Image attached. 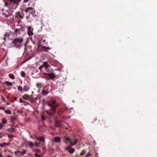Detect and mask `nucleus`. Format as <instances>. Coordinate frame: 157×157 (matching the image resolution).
<instances>
[{
	"mask_svg": "<svg viewBox=\"0 0 157 157\" xmlns=\"http://www.w3.org/2000/svg\"><path fill=\"white\" fill-rule=\"evenodd\" d=\"M21 1V0H9L8 3L5 2V6H8L10 8L15 9L18 6Z\"/></svg>",
	"mask_w": 157,
	"mask_h": 157,
	"instance_id": "obj_1",
	"label": "nucleus"
},
{
	"mask_svg": "<svg viewBox=\"0 0 157 157\" xmlns=\"http://www.w3.org/2000/svg\"><path fill=\"white\" fill-rule=\"evenodd\" d=\"M47 105L51 106V108L50 110L51 112H48L47 113L49 115H51L56 110L57 107L59 106V103H56V100H53L52 102L48 101L47 103Z\"/></svg>",
	"mask_w": 157,
	"mask_h": 157,
	"instance_id": "obj_2",
	"label": "nucleus"
},
{
	"mask_svg": "<svg viewBox=\"0 0 157 157\" xmlns=\"http://www.w3.org/2000/svg\"><path fill=\"white\" fill-rule=\"evenodd\" d=\"M23 41V39L22 37H17L13 40L11 44L13 47L16 48H19L21 46Z\"/></svg>",
	"mask_w": 157,
	"mask_h": 157,
	"instance_id": "obj_3",
	"label": "nucleus"
},
{
	"mask_svg": "<svg viewBox=\"0 0 157 157\" xmlns=\"http://www.w3.org/2000/svg\"><path fill=\"white\" fill-rule=\"evenodd\" d=\"M77 142V140L73 137H66L64 141V143L66 144H67L68 142H69L70 146H71L75 145Z\"/></svg>",
	"mask_w": 157,
	"mask_h": 157,
	"instance_id": "obj_4",
	"label": "nucleus"
},
{
	"mask_svg": "<svg viewBox=\"0 0 157 157\" xmlns=\"http://www.w3.org/2000/svg\"><path fill=\"white\" fill-rule=\"evenodd\" d=\"M55 77V74L54 73H45L44 75V78L48 80L50 79L53 80Z\"/></svg>",
	"mask_w": 157,
	"mask_h": 157,
	"instance_id": "obj_5",
	"label": "nucleus"
},
{
	"mask_svg": "<svg viewBox=\"0 0 157 157\" xmlns=\"http://www.w3.org/2000/svg\"><path fill=\"white\" fill-rule=\"evenodd\" d=\"M23 98L25 100H28L31 102H33V97L32 96H29L27 94H25L23 96Z\"/></svg>",
	"mask_w": 157,
	"mask_h": 157,
	"instance_id": "obj_6",
	"label": "nucleus"
},
{
	"mask_svg": "<svg viewBox=\"0 0 157 157\" xmlns=\"http://www.w3.org/2000/svg\"><path fill=\"white\" fill-rule=\"evenodd\" d=\"M24 86H23V90L25 91H27L30 89V85L29 83L27 82H24Z\"/></svg>",
	"mask_w": 157,
	"mask_h": 157,
	"instance_id": "obj_7",
	"label": "nucleus"
},
{
	"mask_svg": "<svg viewBox=\"0 0 157 157\" xmlns=\"http://www.w3.org/2000/svg\"><path fill=\"white\" fill-rule=\"evenodd\" d=\"M71 146H67L65 148V150L66 151H68L71 154L73 153L75 151V149L74 148H71Z\"/></svg>",
	"mask_w": 157,
	"mask_h": 157,
	"instance_id": "obj_8",
	"label": "nucleus"
},
{
	"mask_svg": "<svg viewBox=\"0 0 157 157\" xmlns=\"http://www.w3.org/2000/svg\"><path fill=\"white\" fill-rule=\"evenodd\" d=\"M36 139L40 142H41V145L43 146L44 145V143L45 142V139L44 137L42 136H39V137H36Z\"/></svg>",
	"mask_w": 157,
	"mask_h": 157,
	"instance_id": "obj_9",
	"label": "nucleus"
},
{
	"mask_svg": "<svg viewBox=\"0 0 157 157\" xmlns=\"http://www.w3.org/2000/svg\"><path fill=\"white\" fill-rule=\"evenodd\" d=\"M28 34L29 36H32L33 34V29L30 26H28L27 27Z\"/></svg>",
	"mask_w": 157,
	"mask_h": 157,
	"instance_id": "obj_10",
	"label": "nucleus"
},
{
	"mask_svg": "<svg viewBox=\"0 0 157 157\" xmlns=\"http://www.w3.org/2000/svg\"><path fill=\"white\" fill-rule=\"evenodd\" d=\"M18 153H20V155H23L25 154H26V150L23 149L22 151H16L14 152V153L15 155H18Z\"/></svg>",
	"mask_w": 157,
	"mask_h": 157,
	"instance_id": "obj_11",
	"label": "nucleus"
},
{
	"mask_svg": "<svg viewBox=\"0 0 157 157\" xmlns=\"http://www.w3.org/2000/svg\"><path fill=\"white\" fill-rule=\"evenodd\" d=\"M42 49L41 50L45 52H47L50 49V48L49 47H46L44 46H41Z\"/></svg>",
	"mask_w": 157,
	"mask_h": 157,
	"instance_id": "obj_12",
	"label": "nucleus"
},
{
	"mask_svg": "<svg viewBox=\"0 0 157 157\" xmlns=\"http://www.w3.org/2000/svg\"><path fill=\"white\" fill-rule=\"evenodd\" d=\"M26 145L27 147L32 148L34 145V144L30 141H27L26 142Z\"/></svg>",
	"mask_w": 157,
	"mask_h": 157,
	"instance_id": "obj_13",
	"label": "nucleus"
},
{
	"mask_svg": "<svg viewBox=\"0 0 157 157\" xmlns=\"http://www.w3.org/2000/svg\"><path fill=\"white\" fill-rule=\"evenodd\" d=\"M55 125L56 127L59 128H61L62 125L61 124V121H55Z\"/></svg>",
	"mask_w": 157,
	"mask_h": 157,
	"instance_id": "obj_14",
	"label": "nucleus"
},
{
	"mask_svg": "<svg viewBox=\"0 0 157 157\" xmlns=\"http://www.w3.org/2000/svg\"><path fill=\"white\" fill-rule=\"evenodd\" d=\"M43 66L44 67H45V69L46 70L50 67V66L48 64V63L46 62H43Z\"/></svg>",
	"mask_w": 157,
	"mask_h": 157,
	"instance_id": "obj_15",
	"label": "nucleus"
},
{
	"mask_svg": "<svg viewBox=\"0 0 157 157\" xmlns=\"http://www.w3.org/2000/svg\"><path fill=\"white\" fill-rule=\"evenodd\" d=\"M54 141L56 142L60 143L61 141L60 138L59 137H55L54 139Z\"/></svg>",
	"mask_w": 157,
	"mask_h": 157,
	"instance_id": "obj_16",
	"label": "nucleus"
},
{
	"mask_svg": "<svg viewBox=\"0 0 157 157\" xmlns=\"http://www.w3.org/2000/svg\"><path fill=\"white\" fill-rule=\"evenodd\" d=\"M2 15L4 17L7 18L8 17L9 15H10L11 14L10 13H9L8 11H7L6 13H2Z\"/></svg>",
	"mask_w": 157,
	"mask_h": 157,
	"instance_id": "obj_17",
	"label": "nucleus"
},
{
	"mask_svg": "<svg viewBox=\"0 0 157 157\" xmlns=\"http://www.w3.org/2000/svg\"><path fill=\"white\" fill-rule=\"evenodd\" d=\"M34 9L32 7H29L25 10V12L27 13L31 12V10H33Z\"/></svg>",
	"mask_w": 157,
	"mask_h": 157,
	"instance_id": "obj_18",
	"label": "nucleus"
},
{
	"mask_svg": "<svg viewBox=\"0 0 157 157\" xmlns=\"http://www.w3.org/2000/svg\"><path fill=\"white\" fill-rule=\"evenodd\" d=\"M48 93V91H46L44 90H43L41 92V94L44 96L46 95Z\"/></svg>",
	"mask_w": 157,
	"mask_h": 157,
	"instance_id": "obj_19",
	"label": "nucleus"
},
{
	"mask_svg": "<svg viewBox=\"0 0 157 157\" xmlns=\"http://www.w3.org/2000/svg\"><path fill=\"white\" fill-rule=\"evenodd\" d=\"M16 14H17V15L15 16L16 17H19L21 19L23 18V17L21 15V14L19 12L16 13Z\"/></svg>",
	"mask_w": 157,
	"mask_h": 157,
	"instance_id": "obj_20",
	"label": "nucleus"
},
{
	"mask_svg": "<svg viewBox=\"0 0 157 157\" xmlns=\"http://www.w3.org/2000/svg\"><path fill=\"white\" fill-rule=\"evenodd\" d=\"M19 101L21 103H25L26 104H24V105H26V104H29V103L28 102L23 100L21 98H20Z\"/></svg>",
	"mask_w": 157,
	"mask_h": 157,
	"instance_id": "obj_21",
	"label": "nucleus"
},
{
	"mask_svg": "<svg viewBox=\"0 0 157 157\" xmlns=\"http://www.w3.org/2000/svg\"><path fill=\"white\" fill-rule=\"evenodd\" d=\"M5 83L8 86H12V84L11 82L6 81L5 82Z\"/></svg>",
	"mask_w": 157,
	"mask_h": 157,
	"instance_id": "obj_22",
	"label": "nucleus"
},
{
	"mask_svg": "<svg viewBox=\"0 0 157 157\" xmlns=\"http://www.w3.org/2000/svg\"><path fill=\"white\" fill-rule=\"evenodd\" d=\"M9 77L12 79H14L15 78V77L13 74H10L9 75Z\"/></svg>",
	"mask_w": 157,
	"mask_h": 157,
	"instance_id": "obj_23",
	"label": "nucleus"
},
{
	"mask_svg": "<svg viewBox=\"0 0 157 157\" xmlns=\"http://www.w3.org/2000/svg\"><path fill=\"white\" fill-rule=\"evenodd\" d=\"M5 112L6 113L9 114H11V111L9 110H6L5 111Z\"/></svg>",
	"mask_w": 157,
	"mask_h": 157,
	"instance_id": "obj_24",
	"label": "nucleus"
},
{
	"mask_svg": "<svg viewBox=\"0 0 157 157\" xmlns=\"http://www.w3.org/2000/svg\"><path fill=\"white\" fill-rule=\"evenodd\" d=\"M16 119H17L15 117H11V122H14V121H15L16 120Z\"/></svg>",
	"mask_w": 157,
	"mask_h": 157,
	"instance_id": "obj_25",
	"label": "nucleus"
},
{
	"mask_svg": "<svg viewBox=\"0 0 157 157\" xmlns=\"http://www.w3.org/2000/svg\"><path fill=\"white\" fill-rule=\"evenodd\" d=\"M6 145V144L5 143H3L2 144H0V147H5V146Z\"/></svg>",
	"mask_w": 157,
	"mask_h": 157,
	"instance_id": "obj_26",
	"label": "nucleus"
},
{
	"mask_svg": "<svg viewBox=\"0 0 157 157\" xmlns=\"http://www.w3.org/2000/svg\"><path fill=\"white\" fill-rule=\"evenodd\" d=\"M21 75L22 77H25V73L23 71L21 72Z\"/></svg>",
	"mask_w": 157,
	"mask_h": 157,
	"instance_id": "obj_27",
	"label": "nucleus"
},
{
	"mask_svg": "<svg viewBox=\"0 0 157 157\" xmlns=\"http://www.w3.org/2000/svg\"><path fill=\"white\" fill-rule=\"evenodd\" d=\"M17 89L18 90L22 92V88L21 86H19L17 87Z\"/></svg>",
	"mask_w": 157,
	"mask_h": 157,
	"instance_id": "obj_28",
	"label": "nucleus"
},
{
	"mask_svg": "<svg viewBox=\"0 0 157 157\" xmlns=\"http://www.w3.org/2000/svg\"><path fill=\"white\" fill-rule=\"evenodd\" d=\"M7 121H6V120L4 119V118H3V119H2V123L3 124H6L7 123Z\"/></svg>",
	"mask_w": 157,
	"mask_h": 157,
	"instance_id": "obj_29",
	"label": "nucleus"
},
{
	"mask_svg": "<svg viewBox=\"0 0 157 157\" xmlns=\"http://www.w3.org/2000/svg\"><path fill=\"white\" fill-rule=\"evenodd\" d=\"M86 151L85 150H82L80 153V155L82 156L83 155L85 154V153H86Z\"/></svg>",
	"mask_w": 157,
	"mask_h": 157,
	"instance_id": "obj_30",
	"label": "nucleus"
},
{
	"mask_svg": "<svg viewBox=\"0 0 157 157\" xmlns=\"http://www.w3.org/2000/svg\"><path fill=\"white\" fill-rule=\"evenodd\" d=\"M7 135L8 136L9 138H12L14 137L13 135L12 134H8Z\"/></svg>",
	"mask_w": 157,
	"mask_h": 157,
	"instance_id": "obj_31",
	"label": "nucleus"
},
{
	"mask_svg": "<svg viewBox=\"0 0 157 157\" xmlns=\"http://www.w3.org/2000/svg\"><path fill=\"white\" fill-rule=\"evenodd\" d=\"M34 155L36 156V157H41V156L40 155H39V154L37 153V152H36L35 154Z\"/></svg>",
	"mask_w": 157,
	"mask_h": 157,
	"instance_id": "obj_32",
	"label": "nucleus"
},
{
	"mask_svg": "<svg viewBox=\"0 0 157 157\" xmlns=\"http://www.w3.org/2000/svg\"><path fill=\"white\" fill-rule=\"evenodd\" d=\"M40 144V143L35 142V144H34V145H35L36 147H38L39 145Z\"/></svg>",
	"mask_w": 157,
	"mask_h": 157,
	"instance_id": "obj_33",
	"label": "nucleus"
},
{
	"mask_svg": "<svg viewBox=\"0 0 157 157\" xmlns=\"http://www.w3.org/2000/svg\"><path fill=\"white\" fill-rule=\"evenodd\" d=\"M34 151L37 152V153H40V150L38 149H36L34 150Z\"/></svg>",
	"mask_w": 157,
	"mask_h": 157,
	"instance_id": "obj_34",
	"label": "nucleus"
},
{
	"mask_svg": "<svg viewBox=\"0 0 157 157\" xmlns=\"http://www.w3.org/2000/svg\"><path fill=\"white\" fill-rule=\"evenodd\" d=\"M20 31H21V30L20 29H16L14 31V33H17L18 32H19V33H20Z\"/></svg>",
	"mask_w": 157,
	"mask_h": 157,
	"instance_id": "obj_35",
	"label": "nucleus"
},
{
	"mask_svg": "<svg viewBox=\"0 0 157 157\" xmlns=\"http://www.w3.org/2000/svg\"><path fill=\"white\" fill-rule=\"evenodd\" d=\"M41 119L42 121H44L45 120V118L44 116L42 115L41 116Z\"/></svg>",
	"mask_w": 157,
	"mask_h": 157,
	"instance_id": "obj_36",
	"label": "nucleus"
},
{
	"mask_svg": "<svg viewBox=\"0 0 157 157\" xmlns=\"http://www.w3.org/2000/svg\"><path fill=\"white\" fill-rule=\"evenodd\" d=\"M38 47H39L40 46V45L41 44V40H40L38 42Z\"/></svg>",
	"mask_w": 157,
	"mask_h": 157,
	"instance_id": "obj_37",
	"label": "nucleus"
},
{
	"mask_svg": "<svg viewBox=\"0 0 157 157\" xmlns=\"http://www.w3.org/2000/svg\"><path fill=\"white\" fill-rule=\"evenodd\" d=\"M44 66H43V65H41L39 68V69L41 71V69L44 67Z\"/></svg>",
	"mask_w": 157,
	"mask_h": 157,
	"instance_id": "obj_38",
	"label": "nucleus"
},
{
	"mask_svg": "<svg viewBox=\"0 0 157 157\" xmlns=\"http://www.w3.org/2000/svg\"><path fill=\"white\" fill-rule=\"evenodd\" d=\"M33 102L34 101H36L37 99V97H36V98H33Z\"/></svg>",
	"mask_w": 157,
	"mask_h": 157,
	"instance_id": "obj_39",
	"label": "nucleus"
},
{
	"mask_svg": "<svg viewBox=\"0 0 157 157\" xmlns=\"http://www.w3.org/2000/svg\"><path fill=\"white\" fill-rule=\"evenodd\" d=\"M91 155L90 152L88 153L87 155L86 156V157H87L88 156H89Z\"/></svg>",
	"mask_w": 157,
	"mask_h": 157,
	"instance_id": "obj_40",
	"label": "nucleus"
},
{
	"mask_svg": "<svg viewBox=\"0 0 157 157\" xmlns=\"http://www.w3.org/2000/svg\"><path fill=\"white\" fill-rule=\"evenodd\" d=\"M31 56L29 57L27 60H26L25 61H24L23 62H25V61H26L27 60L30 59H31Z\"/></svg>",
	"mask_w": 157,
	"mask_h": 157,
	"instance_id": "obj_41",
	"label": "nucleus"
},
{
	"mask_svg": "<svg viewBox=\"0 0 157 157\" xmlns=\"http://www.w3.org/2000/svg\"><path fill=\"white\" fill-rule=\"evenodd\" d=\"M14 130V128H10L9 129V130H12V132H13Z\"/></svg>",
	"mask_w": 157,
	"mask_h": 157,
	"instance_id": "obj_42",
	"label": "nucleus"
},
{
	"mask_svg": "<svg viewBox=\"0 0 157 157\" xmlns=\"http://www.w3.org/2000/svg\"><path fill=\"white\" fill-rule=\"evenodd\" d=\"M3 125L1 124H0V129H2L3 127Z\"/></svg>",
	"mask_w": 157,
	"mask_h": 157,
	"instance_id": "obj_43",
	"label": "nucleus"
},
{
	"mask_svg": "<svg viewBox=\"0 0 157 157\" xmlns=\"http://www.w3.org/2000/svg\"><path fill=\"white\" fill-rule=\"evenodd\" d=\"M2 133L0 132V138H2Z\"/></svg>",
	"mask_w": 157,
	"mask_h": 157,
	"instance_id": "obj_44",
	"label": "nucleus"
},
{
	"mask_svg": "<svg viewBox=\"0 0 157 157\" xmlns=\"http://www.w3.org/2000/svg\"><path fill=\"white\" fill-rule=\"evenodd\" d=\"M2 100L3 101H5V98L3 97H2Z\"/></svg>",
	"mask_w": 157,
	"mask_h": 157,
	"instance_id": "obj_45",
	"label": "nucleus"
},
{
	"mask_svg": "<svg viewBox=\"0 0 157 157\" xmlns=\"http://www.w3.org/2000/svg\"><path fill=\"white\" fill-rule=\"evenodd\" d=\"M29 0H24L23 2H27Z\"/></svg>",
	"mask_w": 157,
	"mask_h": 157,
	"instance_id": "obj_46",
	"label": "nucleus"
},
{
	"mask_svg": "<svg viewBox=\"0 0 157 157\" xmlns=\"http://www.w3.org/2000/svg\"><path fill=\"white\" fill-rule=\"evenodd\" d=\"M0 109H2V110H4V107H1L0 108Z\"/></svg>",
	"mask_w": 157,
	"mask_h": 157,
	"instance_id": "obj_47",
	"label": "nucleus"
},
{
	"mask_svg": "<svg viewBox=\"0 0 157 157\" xmlns=\"http://www.w3.org/2000/svg\"><path fill=\"white\" fill-rule=\"evenodd\" d=\"M20 153H18V155H17V156H20L22 155H20Z\"/></svg>",
	"mask_w": 157,
	"mask_h": 157,
	"instance_id": "obj_48",
	"label": "nucleus"
},
{
	"mask_svg": "<svg viewBox=\"0 0 157 157\" xmlns=\"http://www.w3.org/2000/svg\"><path fill=\"white\" fill-rule=\"evenodd\" d=\"M14 99L15 100V101H16L17 99V98L15 97H14Z\"/></svg>",
	"mask_w": 157,
	"mask_h": 157,
	"instance_id": "obj_49",
	"label": "nucleus"
},
{
	"mask_svg": "<svg viewBox=\"0 0 157 157\" xmlns=\"http://www.w3.org/2000/svg\"><path fill=\"white\" fill-rule=\"evenodd\" d=\"M45 41H46V40L44 39V40H43V43H44L45 42Z\"/></svg>",
	"mask_w": 157,
	"mask_h": 157,
	"instance_id": "obj_50",
	"label": "nucleus"
},
{
	"mask_svg": "<svg viewBox=\"0 0 157 157\" xmlns=\"http://www.w3.org/2000/svg\"><path fill=\"white\" fill-rule=\"evenodd\" d=\"M8 131H10V132H12V130H9V129H8Z\"/></svg>",
	"mask_w": 157,
	"mask_h": 157,
	"instance_id": "obj_51",
	"label": "nucleus"
},
{
	"mask_svg": "<svg viewBox=\"0 0 157 157\" xmlns=\"http://www.w3.org/2000/svg\"><path fill=\"white\" fill-rule=\"evenodd\" d=\"M0 157H2V155L1 154H0Z\"/></svg>",
	"mask_w": 157,
	"mask_h": 157,
	"instance_id": "obj_52",
	"label": "nucleus"
},
{
	"mask_svg": "<svg viewBox=\"0 0 157 157\" xmlns=\"http://www.w3.org/2000/svg\"><path fill=\"white\" fill-rule=\"evenodd\" d=\"M7 157H13L9 155V156H7Z\"/></svg>",
	"mask_w": 157,
	"mask_h": 157,
	"instance_id": "obj_53",
	"label": "nucleus"
},
{
	"mask_svg": "<svg viewBox=\"0 0 157 157\" xmlns=\"http://www.w3.org/2000/svg\"><path fill=\"white\" fill-rule=\"evenodd\" d=\"M4 40H6V37H5L4 38Z\"/></svg>",
	"mask_w": 157,
	"mask_h": 157,
	"instance_id": "obj_54",
	"label": "nucleus"
},
{
	"mask_svg": "<svg viewBox=\"0 0 157 157\" xmlns=\"http://www.w3.org/2000/svg\"><path fill=\"white\" fill-rule=\"evenodd\" d=\"M6 104H7V105H9V103H7Z\"/></svg>",
	"mask_w": 157,
	"mask_h": 157,
	"instance_id": "obj_55",
	"label": "nucleus"
},
{
	"mask_svg": "<svg viewBox=\"0 0 157 157\" xmlns=\"http://www.w3.org/2000/svg\"><path fill=\"white\" fill-rule=\"evenodd\" d=\"M33 11H32V12H31V13H33Z\"/></svg>",
	"mask_w": 157,
	"mask_h": 157,
	"instance_id": "obj_56",
	"label": "nucleus"
},
{
	"mask_svg": "<svg viewBox=\"0 0 157 157\" xmlns=\"http://www.w3.org/2000/svg\"><path fill=\"white\" fill-rule=\"evenodd\" d=\"M20 23V22H18V23Z\"/></svg>",
	"mask_w": 157,
	"mask_h": 157,
	"instance_id": "obj_57",
	"label": "nucleus"
},
{
	"mask_svg": "<svg viewBox=\"0 0 157 157\" xmlns=\"http://www.w3.org/2000/svg\"><path fill=\"white\" fill-rule=\"evenodd\" d=\"M20 23V22H18V23Z\"/></svg>",
	"mask_w": 157,
	"mask_h": 157,
	"instance_id": "obj_58",
	"label": "nucleus"
}]
</instances>
